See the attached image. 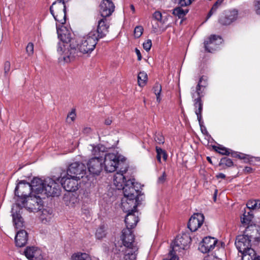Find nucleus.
Listing matches in <instances>:
<instances>
[{
    "label": "nucleus",
    "instance_id": "f257e3e1",
    "mask_svg": "<svg viewBox=\"0 0 260 260\" xmlns=\"http://www.w3.org/2000/svg\"><path fill=\"white\" fill-rule=\"evenodd\" d=\"M127 171L126 168L117 172L114 177V184L118 189H122L124 198L122 199L121 206L125 212L133 211L140 204L139 190L135 188L134 179L126 180L123 175Z\"/></svg>",
    "mask_w": 260,
    "mask_h": 260
},
{
    "label": "nucleus",
    "instance_id": "f03ea898",
    "mask_svg": "<svg viewBox=\"0 0 260 260\" xmlns=\"http://www.w3.org/2000/svg\"><path fill=\"white\" fill-rule=\"evenodd\" d=\"M56 29L58 37L62 42L57 45V51L60 55L58 59L60 62H69L76 57V41L72 38V34L66 27L61 25L59 28L56 24Z\"/></svg>",
    "mask_w": 260,
    "mask_h": 260
},
{
    "label": "nucleus",
    "instance_id": "7ed1b4c3",
    "mask_svg": "<svg viewBox=\"0 0 260 260\" xmlns=\"http://www.w3.org/2000/svg\"><path fill=\"white\" fill-rule=\"evenodd\" d=\"M136 208L132 211L130 210L126 212L127 214L124 220L126 228L122 230L120 236V240L123 246L126 248L125 254L131 255L132 258H136V252L138 250V247L135 244V236L132 231L139 221L138 217L134 214L136 211Z\"/></svg>",
    "mask_w": 260,
    "mask_h": 260
},
{
    "label": "nucleus",
    "instance_id": "20e7f679",
    "mask_svg": "<svg viewBox=\"0 0 260 260\" xmlns=\"http://www.w3.org/2000/svg\"><path fill=\"white\" fill-rule=\"evenodd\" d=\"M257 232L258 230L255 225H248L244 234L237 237L235 244L240 252L251 248V240L258 239V237L256 236Z\"/></svg>",
    "mask_w": 260,
    "mask_h": 260
},
{
    "label": "nucleus",
    "instance_id": "39448f33",
    "mask_svg": "<svg viewBox=\"0 0 260 260\" xmlns=\"http://www.w3.org/2000/svg\"><path fill=\"white\" fill-rule=\"evenodd\" d=\"M207 86V83L206 80H204V77L202 76L200 78L196 88H192L191 95L192 98H194V107L195 113L201 126L202 123V112L203 106L201 98L204 96L205 89Z\"/></svg>",
    "mask_w": 260,
    "mask_h": 260
},
{
    "label": "nucleus",
    "instance_id": "423d86ee",
    "mask_svg": "<svg viewBox=\"0 0 260 260\" xmlns=\"http://www.w3.org/2000/svg\"><path fill=\"white\" fill-rule=\"evenodd\" d=\"M41 181L37 184V193L44 194L47 197L58 196L60 192V187L59 183L52 178H47L44 180L39 178Z\"/></svg>",
    "mask_w": 260,
    "mask_h": 260
},
{
    "label": "nucleus",
    "instance_id": "0eeeda50",
    "mask_svg": "<svg viewBox=\"0 0 260 260\" xmlns=\"http://www.w3.org/2000/svg\"><path fill=\"white\" fill-rule=\"evenodd\" d=\"M40 182L41 181L39 178H34L30 183L24 180L20 181L15 189V195L18 198L16 203H18V201L20 203L21 199H26L31 191L37 193V190L38 189V188H37V184Z\"/></svg>",
    "mask_w": 260,
    "mask_h": 260
},
{
    "label": "nucleus",
    "instance_id": "6e6552de",
    "mask_svg": "<svg viewBox=\"0 0 260 260\" xmlns=\"http://www.w3.org/2000/svg\"><path fill=\"white\" fill-rule=\"evenodd\" d=\"M96 31L91 30L86 36H84L79 43H76V56H78V50L83 54L91 53L95 48L98 41Z\"/></svg>",
    "mask_w": 260,
    "mask_h": 260
},
{
    "label": "nucleus",
    "instance_id": "1a4fd4ad",
    "mask_svg": "<svg viewBox=\"0 0 260 260\" xmlns=\"http://www.w3.org/2000/svg\"><path fill=\"white\" fill-rule=\"evenodd\" d=\"M50 11L55 20L61 24L66 22V6L58 1L54 2L50 7Z\"/></svg>",
    "mask_w": 260,
    "mask_h": 260
},
{
    "label": "nucleus",
    "instance_id": "9d476101",
    "mask_svg": "<svg viewBox=\"0 0 260 260\" xmlns=\"http://www.w3.org/2000/svg\"><path fill=\"white\" fill-rule=\"evenodd\" d=\"M105 170L107 172H114L118 167L123 164L122 159H120L118 153H109L105 155L104 158Z\"/></svg>",
    "mask_w": 260,
    "mask_h": 260
},
{
    "label": "nucleus",
    "instance_id": "9b49d317",
    "mask_svg": "<svg viewBox=\"0 0 260 260\" xmlns=\"http://www.w3.org/2000/svg\"><path fill=\"white\" fill-rule=\"evenodd\" d=\"M22 201L19 203L22 204V202L24 201L25 205L24 206H21L20 208L22 209L25 207L30 212H36L41 210L42 207V200L40 197L36 196L28 197L26 199H21Z\"/></svg>",
    "mask_w": 260,
    "mask_h": 260
},
{
    "label": "nucleus",
    "instance_id": "f8f14e48",
    "mask_svg": "<svg viewBox=\"0 0 260 260\" xmlns=\"http://www.w3.org/2000/svg\"><path fill=\"white\" fill-rule=\"evenodd\" d=\"M86 169V166L83 163L76 161L69 166L67 174L68 176L80 179L85 174Z\"/></svg>",
    "mask_w": 260,
    "mask_h": 260
},
{
    "label": "nucleus",
    "instance_id": "ddd939ff",
    "mask_svg": "<svg viewBox=\"0 0 260 260\" xmlns=\"http://www.w3.org/2000/svg\"><path fill=\"white\" fill-rule=\"evenodd\" d=\"M24 201L20 204L18 202L15 205H13L12 208V215L13 217V221L15 228L18 230H22L21 228L24 227L23 219L21 215L22 210L20 206H24L25 205Z\"/></svg>",
    "mask_w": 260,
    "mask_h": 260
},
{
    "label": "nucleus",
    "instance_id": "4468645a",
    "mask_svg": "<svg viewBox=\"0 0 260 260\" xmlns=\"http://www.w3.org/2000/svg\"><path fill=\"white\" fill-rule=\"evenodd\" d=\"M222 40L220 36L216 35H211L204 41V47L205 50L210 53H213L219 47L222 43Z\"/></svg>",
    "mask_w": 260,
    "mask_h": 260
},
{
    "label": "nucleus",
    "instance_id": "2eb2a0df",
    "mask_svg": "<svg viewBox=\"0 0 260 260\" xmlns=\"http://www.w3.org/2000/svg\"><path fill=\"white\" fill-rule=\"evenodd\" d=\"M191 241L190 237L186 234L177 236L173 244L171 245L173 251H177L186 249Z\"/></svg>",
    "mask_w": 260,
    "mask_h": 260
},
{
    "label": "nucleus",
    "instance_id": "dca6fc26",
    "mask_svg": "<svg viewBox=\"0 0 260 260\" xmlns=\"http://www.w3.org/2000/svg\"><path fill=\"white\" fill-rule=\"evenodd\" d=\"M78 178L68 176L62 177L60 182L61 186L68 192H74L78 189Z\"/></svg>",
    "mask_w": 260,
    "mask_h": 260
},
{
    "label": "nucleus",
    "instance_id": "f3484780",
    "mask_svg": "<svg viewBox=\"0 0 260 260\" xmlns=\"http://www.w3.org/2000/svg\"><path fill=\"white\" fill-rule=\"evenodd\" d=\"M87 166L91 174L99 175L103 170V159L99 157L92 158L88 161Z\"/></svg>",
    "mask_w": 260,
    "mask_h": 260
},
{
    "label": "nucleus",
    "instance_id": "a211bd4d",
    "mask_svg": "<svg viewBox=\"0 0 260 260\" xmlns=\"http://www.w3.org/2000/svg\"><path fill=\"white\" fill-rule=\"evenodd\" d=\"M204 216L201 213H195L189 219L188 228L191 232L196 231L203 223Z\"/></svg>",
    "mask_w": 260,
    "mask_h": 260
},
{
    "label": "nucleus",
    "instance_id": "6ab92c4d",
    "mask_svg": "<svg viewBox=\"0 0 260 260\" xmlns=\"http://www.w3.org/2000/svg\"><path fill=\"white\" fill-rule=\"evenodd\" d=\"M115 10V6L112 0H103L100 4V12L102 17L111 16Z\"/></svg>",
    "mask_w": 260,
    "mask_h": 260
},
{
    "label": "nucleus",
    "instance_id": "aec40b11",
    "mask_svg": "<svg viewBox=\"0 0 260 260\" xmlns=\"http://www.w3.org/2000/svg\"><path fill=\"white\" fill-rule=\"evenodd\" d=\"M217 240L213 237H207L204 238L200 243L199 249L202 253H207L212 250L215 247Z\"/></svg>",
    "mask_w": 260,
    "mask_h": 260
},
{
    "label": "nucleus",
    "instance_id": "412c9836",
    "mask_svg": "<svg viewBox=\"0 0 260 260\" xmlns=\"http://www.w3.org/2000/svg\"><path fill=\"white\" fill-rule=\"evenodd\" d=\"M109 25L107 23L106 17H103L98 21L96 31V37L99 39L104 38L108 34Z\"/></svg>",
    "mask_w": 260,
    "mask_h": 260
},
{
    "label": "nucleus",
    "instance_id": "4be33fe9",
    "mask_svg": "<svg viewBox=\"0 0 260 260\" xmlns=\"http://www.w3.org/2000/svg\"><path fill=\"white\" fill-rule=\"evenodd\" d=\"M24 253L29 260H41L43 258L41 251L35 246L27 247Z\"/></svg>",
    "mask_w": 260,
    "mask_h": 260
},
{
    "label": "nucleus",
    "instance_id": "5701e85b",
    "mask_svg": "<svg viewBox=\"0 0 260 260\" xmlns=\"http://www.w3.org/2000/svg\"><path fill=\"white\" fill-rule=\"evenodd\" d=\"M238 11L233 10L227 13L224 16H221L219 19V22L223 25L231 24L233 22L237 20L238 18Z\"/></svg>",
    "mask_w": 260,
    "mask_h": 260
},
{
    "label": "nucleus",
    "instance_id": "b1692460",
    "mask_svg": "<svg viewBox=\"0 0 260 260\" xmlns=\"http://www.w3.org/2000/svg\"><path fill=\"white\" fill-rule=\"evenodd\" d=\"M16 245L18 247H23L26 244L28 237L27 232L24 230H19L15 238Z\"/></svg>",
    "mask_w": 260,
    "mask_h": 260
},
{
    "label": "nucleus",
    "instance_id": "393cba45",
    "mask_svg": "<svg viewBox=\"0 0 260 260\" xmlns=\"http://www.w3.org/2000/svg\"><path fill=\"white\" fill-rule=\"evenodd\" d=\"M53 216L52 210L44 209L41 211L39 219L42 223L48 224L52 221Z\"/></svg>",
    "mask_w": 260,
    "mask_h": 260
},
{
    "label": "nucleus",
    "instance_id": "a878e982",
    "mask_svg": "<svg viewBox=\"0 0 260 260\" xmlns=\"http://www.w3.org/2000/svg\"><path fill=\"white\" fill-rule=\"evenodd\" d=\"M64 201L67 206L71 207H74L78 202L77 198L72 194L66 196Z\"/></svg>",
    "mask_w": 260,
    "mask_h": 260
},
{
    "label": "nucleus",
    "instance_id": "bb28decb",
    "mask_svg": "<svg viewBox=\"0 0 260 260\" xmlns=\"http://www.w3.org/2000/svg\"><path fill=\"white\" fill-rule=\"evenodd\" d=\"M242 253V260H254L256 257V253L255 251L251 248L243 252H241Z\"/></svg>",
    "mask_w": 260,
    "mask_h": 260
},
{
    "label": "nucleus",
    "instance_id": "cd10ccee",
    "mask_svg": "<svg viewBox=\"0 0 260 260\" xmlns=\"http://www.w3.org/2000/svg\"><path fill=\"white\" fill-rule=\"evenodd\" d=\"M155 149L157 153L156 158L157 161L161 163V157L164 161H166L168 158V154L166 151L158 146L155 147Z\"/></svg>",
    "mask_w": 260,
    "mask_h": 260
},
{
    "label": "nucleus",
    "instance_id": "c85d7f7f",
    "mask_svg": "<svg viewBox=\"0 0 260 260\" xmlns=\"http://www.w3.org/2000/svg\"><path fill=\"white\" fill-rule=\"evenodd\" d=\"M188 12V9L186 8L183 9L181 7H179L175 8L173 10V14L178 17L179 18H183Z\"/></svg>",
    "mask_w": 260,
    "mask_h": 260
},
{
    "label": "nucleus",
    "instance_id": "c756f323",
    "mask_svg": "<svg viewBox=\"0 0 260 260\" xmlns=\"http://www.w3.org/2000/svg\"><path fill=\"white\" fill-rule=\"evenodd\" d=\"M247 208L252 210H258L260 209V200H250L246 204Z\"/></svg>",
    "mask_w": 260,
    "mask_h": 260
},
{
    "label": "nucleus",
    "instance_id": "7c9ffc66",
    "mask_svg": "<svg viewBox=\"0 0 260 260\" xmlns=\"http://www.w3.org/2000/svg\"><path fill=\"white\" fill-rule=\"evenodd\" d=\"M253 215L251 212H246V211L243 214V217H241V222L242 224L245 225H248L251 221Z\"/></svg>",
    "mask_w": 260,
    "mask_h": 260
},
{
    "label": "nucleus",
    "instance_id": "2f4dec72",
    "mask_svg": "<svg viewBox=\"0 0 260 260\" xmlns=\"http://www.w3.org/2000/svg\"><path fill=\"white\" fill-rule=\"evenodd\" d=\"M147 75L145 72H140L138 76V83L140 86H144L147 80Z\"/></svg>",
    "mask_w": 260,
    "mask_h": 260
},
{
    "label": "nucleus",
    "instance_id": "473e14b6",
    "mask_svg": "<svg viewBox=\"0 0 260 260\" xmlns=\"http://www.w3.org/2000/svg\"><path fill=\"white\" fill-rule=\"evenodd\" d=\"M72 260H92L90 256L85 253H77L72 256Z\"/></svg>",
    "mask_w": 260,
    "mask_h": 260
},
{
    "label": "nucleus",
    "instance_id": "72a5a7b5",
    "mask_svg": "<svg viewBox=\"0 0 260 260\" xmlns=\"http://www.w3.org/2000/svg\"><path fill=\"white\" fill-rule=\"evenodd\" d=\"M153 92L156 96V101L160 103L161 101L160 93L161 91V85L158 83H156L153 87Z\"/></svg>",
    "mask_w": 260,
    "mask_h": 260
},
{
    "label": "nucleus",
    "instance_id": "f704fd0d",
    "mask_svg": "<svg viewBox=\"0 0 260 260\" xmlns=\"http://www.w3.org/2000/svg\"><path fill=\"white\" fill-rule=\"evenodd\" d=\"M219 165L220 166H225L226 167H231L234 165L233 162L231 159L224 157L220 159Z\"/></svg>",
    "mask_w": 260,
    "mask_h": 260
},
{
    "label": "nucleus",
    "instance_id": "c9c22d12",
    "mask_svg": "<svg viewBox=\"0 0 260 260\" xmlns=\"http://www.w3.org/2000/svg\"><path fill=\"white\" fill-rule=\"evenodd\" d=\"M214 149L216 152L222 155H229L230 154V149H228L225 147L215 146Z\"/></svg>",
    "mask_w": 260,
    "mask_h": 260
},
{
    "label": "nucleus",
    "instance_id": "e433bc0d",
    "mask_svg": "<svg viewBox=\"0 0 260 260\" xmlns=\"http://www.w3.org/2000/svg\"><path fill=\"white\" fill-rule=\"evenodd\" d=\"M106 232L103 226L98 228L95 233V236L97 239H101L106 236Z\"/></svg>",
    "mask_w": 260,
    "mask_h": 260
},
{
    "label": "nucleus",
    "instance_id": "4c0bfd02",
    "mask_svg": "<svg viewBox=\"0 0 260 260\" xmlns=\"http://www.w3.org/2000/svg\"><path fill=\"white\" fill-rule=\"evenodd\" d=\"M11 69V63L9 61H6L4 63V76L7 77L10 75V71Z\"/></svg>",
    "mask_w": 260,
    "mask_h": 260
},
{
    "label": "nucleus",
    "instance_id": "58836bf2",
    "mask_svg": "<svg viewBox=\"0 0 260 260\" xmlns=\"http://www.w3.org/2000/svg\"><path fill=\"white\" fill-rule=\"evenodd\" d=\"M154 139L155 141L159 144H162L165 142V138L161 134H155Z\"/></svg>",
    "mask_w": 260,
    "mask_h": 260
},
{
    "label": "nucleus",
    "instance_id": "ea45409f",
    "mask_svg": "<svg viewBox=\"0 0 260 260\" xmlns=\"http://www.w3.org/2000/svg\"><path fill=\"white\" fill-rule=\"evenodd\" d=\"M143 28L142 26H137L134 29V35L136 38H139L140 37L143 32Z\"/></svg>",
    "mask_w": 260,
    "mask_h": 260
},
{
    "label": "nucleus",
    "instance_id": "a19ab883",
    "mask_svg": "<svg viewBox=\"0 0 260 260\" xmlns=\"http://www.w3.org/2000/svg\"><path fill=\"white\" fill-rule=\"evenodd\" d=\"M26 51L28 56H31L34 53V44L32 43H29L26 47Z\"/></svg>",
    "mask_w": 260,
    "mask_h": 260
},
{
    "label": "nucleus",
    "instance_id": "79ce46f5",
    "mask_svg": "<svg viewBox=\"0 0 260 260\" xmlns=\"http://www.w3.org/2000/svg\"><path fill=\"white\" fill-rule=\"evenodd\" d=\"M144 49L146 51H149L151 47L152 46V42L150 39H148L145 42H144L143 44Z\"/></svg>",
    "mask_w": 260,
    "mask_h": 260
},
{
    "label": "nucleus",
    "instance_id": "37998d69",
    "mask_svg": "<svg viewBox=\"0 0 260 260\" xmlns=\"http://www.w3.org/2000/svg\"><path fill=\"white\" fill-rule=\"evenodd\" d=\"M194 0H179V4L180 7H186L190 5Z\"/></svg>",
    "mask_w": 260,
    "mask_h": 260
},
{
    "label": "nucleus",
    "instance_id": "c03bdc74",
    "mask_svg": "<svg viewBox=\"0 0 260 260\" xmlns=\"http://www.w3.org/2000/svg\"><path fill=\"white\" fill-rule=\"evenodd\" d=\"M254 6L256 14L260 15V0H255Z\"/></svg>",
    "mask_w": 260,
    "mask_h": 260
},
{
    "label": "nucleus",
    "instance_id": "a18cd8bd",
    "mask_svg": "<svg viewBox=\"0 0 260 260\" xmlns=\"http://www.w3.org/2000/svg\"><path fill=\"white\" fill-rule=\"evenodd\" d=\"M241 159H243L245 162H248L250 161V156L248 155L239 153L238 157Z\"/></svg>",
    "mask_w": 260,
    "mask_h": 260
},
{
    "label": "nucleus",
    "instance_id": "49530a36",
    "mask_svg": "<svg viewBox=\"0 0 260 260\" xmlns=\"http://www.w3.org/2000/svg\"><path fill=\"white\" fill-rule=\"evenodd\" d=\"M153 17L156 20L160 21L161 20L162 15L159 11H156L153 15Z\"/></svg>",
    "mask_w": 260,
    "mask_h": 260
},
{
    "label": "nucleus",
    "instance_id": "de8ad7c7",
    "mask_svg": "<svg viewBox=\"0 0 260 260\" xmlns=\"http://www.w3.org/2000/svg\"><path fill=\"white\" fill-rule=\"evenodd\" d=\"M167 175L166 174L165 172H164L162 175L158 177V183H163L166 179Z\"/></svg>",
    "mask_w": 260,
    "mask_h": 260
},
{
    "label": "nucleus",
    "instance_id": "09e8293b",
    "mask_svg": "<svg viewBox=\"0 0 260 260\" xmlns=\"http://www.w3.org/2000/svg\"><path fill=\"white\" fill-rule=\"evenodd\" d=\"M76 113L74 110H73L68 115V118L71 119L72 121H73L75 119Z\"/></svg>",
    "mask_w": 260,
    "mask_h": 260
},
{
    "label": "nucleus",
    "instance_id": "8fccbe9b",
    "mask_svg": "<svg viewBox=\"0 0 260 260\" xmlns=\"http://www.w3.org/2000/svg\"><path fill=\"white\" fill-rule=\"evenodd\" d=\"M223 0H217L212 6L214 9H217L218 7L223 3Z\"/></svg>",
    "mask_w": 260,
    "mask_h": 260
},
{
    "label": "nucleus",
    "instance_id": "3c124183",
    "mask_svg": "<svg viewBox=\"0 0 260 260\" xmlns=\"http://www.w3.org/2000/svg\"><path fill=\"white\" fill-rule=\"evenodd\" d=\"M175 252L173 250L170 252V255L172 256L170 260H179V257L175 255Z\"/></svg>",
    "mask_w": 260,
    "mask_h": 260
},
{
    "label": "nucleus",
    "instance_id": "603ef678",
    "mask_svg": "<svg viewBox=\"0 0 260 260\" xmlns=\"http://www.w3.org/2000/svg\"><path fill=\"white\" fill-rule=\"evenodd\" d=\"M216 9H214L212 7L207 15V19H209L216 11Z\"/></svg>",
    "mask_w": 260,
    "mask_h": 260
},
{
    "label": "nucleus",
    "instance_id": "864d4df0",
    "mask_svg": "<svg viewBox=\"0 0 260 260\" xmlns=\"http://www.w3.org/2000/svg\"><path fill=\"white\" fill-rule=\"evenodd\" d=\"M216 9H214L212 7L207 15V19H209L216 11Z\"/></svg>",
    "mask_w": 260,
    "mask_h": 260
},
{
    "label": "nucleus",
    "instance_id": "5fc2aeb1",
    "mask_svg": "<svg viewBox=\"0 0 260 260\" xmlns=\"http://www.w3.org/2000/svg\"><path fill=\"white\" fill-rule=\"evenodd\" d=\"M135 52H136V54L137 55L138 60H141V59H142V55H141L140 51L138 49L136 48L135 49Z\"/></svg>",
    "mask_w": 260,
    "mask_h": 260
},
{
    "label": "nucleus",
    "instance_id": "6e6d98bb",
    "mask_svg": "<svg viewBox=\"0 0 260 260\" xmlns=\"http://www.w3.org/2000/svg\"><path fill=\"white\" fill-rule=\"evenodd\" d=\"M244 172L246 173H251L252 172V169L250 167H246L244 169Z\"/></svg>",
    "mask_w": 260,
    "mask_h": 260
},
{
    "label": "nucleus",
    "instance_id": "4d7b16f0",
    "mask_svg": "<svg viewBox=\"0 0 260 260\" xmlns=\"http://www.w3.org/2000/svg\"><path fill=\"white\" fill-rule=\"evenodd\" d=\"M99 152V148L98 146L93 147L92 152L94 155L96 154V152Z\"/></svg>",
    "mask_w": 260,
    "mask_h": 260
},
{
    "label": "nucleus",
    "instance_id": "13d9d810",
    "mask_svg": "<svg viewBox=\"0 0 260 260\" xmlns=\"http://www.w3.org/2000/svg\"><path fill=\"white\" fill-rule=\"evenodd\" d=\"M112 120L111 119L107 118L105 121V124L107 125H110L112 123Z\"/></svg>",
    "mask_w": 260,
    "mask_h": 260
},
{
    "label": "nucleus",
    "instance_id": "bf43d9fd",
    "mask_svg": "<svg viewBox=\"0 0 260 260\" xmlns=\"http://www.w3.org/2000/svg\"><path fill=\"white\" fill-rule=\"evenodd\" d=\"M218 178L224 179L225 178V175L223 173H219L216 176Z\"/></svg>",
    "mask_w": 260,
    "mask_h": 260
},
{
    "label": "nucleus",
    "instance_id": "052dcab7",
    "mask_svg": "<svg viewBox=\"0 0 260 260\" xmlns=\"http://www.w3.org/2000/svg\"><path fill=\"white\" fill-rule=\"evenodd\" d=\"M238 154H239V153L238 152H236L231 153L232 156H233L234 157H236V158L238 157Z\"/></svg>",
    "mask_w": 260,
    "mask_h": 260
},
{
    "label": "nucleus",
    "instance_id": "680f3d73",
    "mask_svg": "<svg viewBox=\"0 0 260 260\" xmlns=\"http://www.w3.org/2000/svg\"><path fill=\"white\" fill-rule=\"evenodd\" d=\"M217 190L216 189L215 190V192H214V201H216V195H217Z\"/></svg>",
    "mask_w": 260,
    "mask_h": 260
},
{
    "label": "nucleus",
    "instance_id": "e2e57ef3",
    "mask_svg": "<svg viewBox=\"0 0 260 260\" xmlns=\"http://www.w3.org/2000/svg\"><path fill=\"white\" fill-rule=\"evenodd\" d=\"M69 1V0H57V1H58V2H61L62 3L65 4L66 2H68Z\"/></svg>",
    "mask_w": 260,
    "mask_h": 260
},
{
    "label": "nucleus",
    "instance_id": "0e129e2a",
    "mask_svg": "<svg viewBox=\"0 0 260 260\" xmlns=\"http://www.w3.org/2000/svg\"><path fill=\"white\" fill-rule=\"evenodd\" d=\"M130 7H131V9L132 10V11L133 12V13H134L135 12V7H134V5H131L130 6Z\"/></svg>",
    "mask_w": 260,
    "mask_h": 260
},
{
    "label": "nucleus",
    "instance_id": "69168bd1",
    "mask_svg": "<svg viewBox=\"0 0 260 260\" xmlns=\"http://www.w3.org/2000/svg\"><path fill=\"white\" fill-rule=\"evenodd\" d=\"M207 160H208V161H209L210 163H211V160L209 157H207Z\"/></svg>",
    "mask_w": 260,
    "mask_h": 260
},
{
    "label": "nucleus",
    "instance_id": "338daca9",
    "mask_svg": "<svg viewBox=\"0 0 260 260\" xmlns=\"http://www.w3.org/2000/svg\"><path fill=\"white\" fill-rule=\"evenodd\" d=\"M254 260H260V256H257L256 257H255Z\"/></svg>",
    "mask_w": 260,
    "mask_h": 260
}]
</instances>
